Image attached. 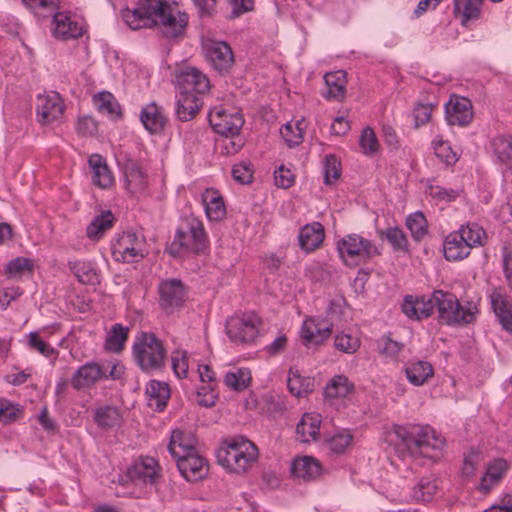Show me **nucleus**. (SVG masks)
<instances>
[{"mask_svg":"<svg viewBox=\"0 0 512 512\" xmlns=\"http://www.w3.org/2000/svg\"><path fill=\"white\" fill-rule=\"evenodd\" d=\"M122 18L132 30L160 25L166 38L182 35L188 24V14L174 15L168 0H139L134 9L122 10Z\"/></svg>","mask_w":512,"mask_h":512,"instance_id":"obj_1","label":"nucleus"},{"mask_svg":"<svg viewBox=\"0 0 512 512\" xmlns=\"http://www.w3.org/2000/svg\"><path fill=\"white\" fill-rule=\"evenodd\" d=\"M392 435L395 436V450L402 457L437 460L445 445V440L428 425H397Z\"/></svg>","mask_w":512,"mask_h":512,"instance_id":"obj_2","label":"nucleus"},{"mask_svg":"<svg viewBox=\"0 0 512 512\" xmlns=\"http://www.w3.org/2000/svg\"><path fill=\"white\" fill-rule=\"evenodd\" d=\"M216 456L222 467L236 474H243L258 460L259 452L249 439L234 436L222 442Z\"/></svg>","mask_w":512,"mask_h":512,"instance_id":"obj_3","label":"nucleus"},{"mask_svg":"<svg viewBox=\"0 0 512 512\" xmlns=\"http://www.w3.org/2000/svg\"><path fill=\"white\" fill-rule=\"evenodd\" d=\"M210 242L202 221L188 217L176 230L168 253L173 257H184L189 254L204 255L209 251Z\"/></svg>","mask_w":512,"mask_h":512,"instance_id":"obj_4","label":"nucleus"},{"mask_svg":"<svg viewBox=\"0 0 512 512\" xmlns=\"http://www.w3.org/2000/svg\"><path fill=\"white\" fill-rule=\"evenodd\" d=\"M135 363L145 373L161 371L165 368L167 351L164 343L154 333L141 331L132 346Z\"/></svg>","mask_w":512,"mask_h":512,"instance_id":"obj_5","label":"nucleus"},{"mask_svg":"<svg viewBox=\"0 0 512 512\" xmlns=\"http://www.w3.org/2000/svg\"><path fill=\"white\" fill-rule=\"evenodd\" d=\"M433 307L437 308L438 318L442 324L456 325L469 324L475 318V307H463L458 298L442 290H435L432 293Z\"/></svg>","mask_w":512,"mask_h":512,"instance_id":"obj_6","label":"nucleus"},{"mask_svg":"<svg viewBox=\"0 0 512 512\" xmlns=\"http://www.w3.org/2000/svg\"><path fill=\"white\" fill-rule=\"evenodd\" d=\"M340 258L346 266L356 267L365 264L368 260L380 255L377 246L363 236L351 233L345 235L337 242Z\"/></svg>","mask_w":512,"mask_h":512,"instance_id":"obj_7","label":"nucleus"},{"mask_svg":"<svg viewBox=\"0 0 512 512\" xmlns=\"http://www.w3.org/2000/svg\"><path fill=\"white\" fill-rule=\"evenodd\" d=\"M258 322L254 314L232 316L226 322V334L236 344H250L258 336Z\"/></svg>","mask_w":512,"mask_h":512,"instance_id":"obj_8","label":"nucleus"},{"mask_svg":"<svg viewBox=\"0 0 512 512\" xmlns=\"http://www.w3.org/2000/svg\"><path fill=\"white\" fill-rule=\"evenodd\" d=\"M158 477L159 466L157 461L151 457H144L135 461L126 473L120 476L119 483L122 485L129 482L134 485H153Z\"/></svg>","mask_w":512,"mask_h":512,"instance_id":"obj_9","label":"nucleus"},{"mask_svg":"<svg viewBox=\"0 0 512 512\" xmlns=\"http://www.w3.org/2000/svg\"><path fill=\"white\" fill-rule=\"evenodd\" d=\"M113 259L122 263H135L144 258L142 242L133 232L119 235L111 246Z\"/></svg>","mask_w":512,"mask_h":512,"instance_id":"obj_10","label":"nucleus"},{"mask_svg":"<svg viewBox=\"0 0 512 512\" xmlns=\"http://www.w3.org/2000/svg\"><path fill=\"white\" fill-rule=\"evenodd\" d=\"M159 306L167 314L183 306L187 299L185 285L179 279L162 280L158 286Z\"/></svg>","mask_w":512,"mask_h":512,"instance_id":"obj_11","label":"nucleus"},{"mask_svg":"<svg viewBox=\"0 0 512 512\" xmlns=\"http://www.w3.org/2000/svg\"><path fill=\"white\" fill-rule=\"evenodd\" d=\"M208 120L213 130L225 137L238 136L244 124V119L239 112L228 113L223 108L211 110Z\"/></svg>","mask_w":512,"mask_h":512,"instance_id":"obj_12","label":"nucleus"},{"mask_svg":"<svg viewBox=\"0 0 512 512\" xmlns=\"http://www.w3.org/2000/svg\"><path fill=\"white\" fill-rule=\"evenodd\" d=\"M207 61L219 74H227L234 64L231 47L224 41H207L204 44Z\"/></svg>","mask_w":512,"mask_h":512,"instance_id":"obj_13","label":"nucleus"},{"mask_svg":"<svg viewBox=\"0 0 512 512\" xmlns=\"http://www.w3.org/2000/svg\"><path fill=\"white\" fill-rule=\"evenodd\" d=\"M179 92L202 96L209 92L210 81L208 77L196 68H187L177 77Z\"/></svg>","mask_w":512,"mask_h":512,"instance_id":"obj_14","label":"nucleus"},{"mask_svg":"<svg viewBox=\"0 0 512 512\" xmlns=\"http://www.w3.org/2000/svg\"><path fill=\"white\" fill-rule=\"evenodd\" d=\"M510 465L504 458H495L486 464L485 472L475 486L476 490L486 495L498 486L507 474Z\"/></svg>","mask_w":512,"mask_h":512,"instance_id":"obj_15","label":"nucleus"},{"mask_svg":"<svg viewBox=\"0 0 512 512\" xmlns=\"http://www.w3.org/2000/svg\"><path fill=\"white\" fill-rule=\"evenodd\" d=\"M449 125L466 126L473 119L472 102L466 97L452 95L445 105Z\"/></svg>","mask_w":512,"mask_h":512,"instance_id":"obj_16","label":"nucleus"},{"mask_svg":"<svg viewBox=\"0 0 512 512\" xmlns=\"http://www.w3.org/2000/svg\"><path fill=\"white\" fill-rule=\"evenodd\" d=\"M64 103L57 92L38 95L36 103V111L39 122L49 124L59 119L64 112Z\"/></svg>","mask_w":512,"mask_h":512,"instance_id":"obj_17","label":"nucleus"},{"mask_svg":"<svg viewBox=\"0 0 512 512\" xmlns=\"http://www.w3.org/2000/svg\"><path fill=\"white\" fill-rule=\"evenodd\" d=\"M181 475L188 481L195 482L203 479L208 472V464L205 458L197 451L175 460Z\"/></svg>","mask_w":512,"mask_h":512,"instance_id":"obj_18","label":"nucleus"},{"mask_svg":"<svg viewBox=\"0 0 512 512\" xmlns=\"http://www.w3.org/2000/svg\"><path fill=\"white\" fill-rule=\"evenodd\" d=\"M140 120L145 129L151 134L162 133L168 123L164 108L155 102H151L142 108Z\"/></svg>","mask_w":512,"mask_h":512,"instance_id":"obj_19","label":"nucleus"},{"mask_svg":"<svg viewBox=\"0 0 512 512\" xmlns=\"http://www.w3.org/2000/svg\"><path fill=\"white\" fill-rule=\"evenodd\" d=\"M434 310L432 296L413 297L406 295L402 303V312L411 320H422L432 315Z\"/></svg>","mask_w":512,"mask_h":512,"instance_id":"obj_20","label":"nucleus"},{"mask_svg":"<svg viewBox=\"0 0 512 512\" xmlns=\"http://www.w3.org/2000/svg\"><path fill=\"white\" fill-rule=\"evenodd\" d=\"M332 334V328L325 321L307 319L304 321L301 329V338L303 343L308 345H319L323 343Z\"/></svg>","mask_w":512,"mask_h":512,"instance_id":"obj_21","label":"nucleus"},{"mask_svg":"<svg viewBox=\"0 0 512 512\" xmlns=\"http://www.w3.org/2000/svg\"><path fill=\"white\" fill-rule=\"evenodd\" d=\"M103 375L102 367L92 361L80 366L72 375L70 383L75 390H81L93 386Z\"/></svg>","mask_w":512,"mask_h":512,"instance_id":"obj_22","label":"nucleus"},{"mask_svg":"<svg viewBox=\"0 0 512 512\" xmlns=\"http://www.w3.org/2000/svg\"><path fill=\"white\" fill-rule=\"evenodd\" d=\"M195 444L196 439L190 432L174 430L171 434L168 450L174 460H177L197 451Z\"/></svg>","mask_w":512,"mask_h":512,"instance_id":"obj_23","label":"nucleus"},{"mask_svg":"<svg viewBox=\"0 0 512 512\" xmlns=\"http://www.w3.org/2000/svg\"><path fill=\"white\" fill-rule=\"evenodd\" d=\"M203 105L201 97L192 94L179 92L175 103V113L179 121L188 122L192 120Z\"/></svg>","mask_w":512,"mask_h":512,"instance_id":"obj_24","label":"nucleus"},{"mask_svg":"<svg viewBox=\"0 0 512 512\" xmlns=\"http://www.w3.org/2000/svg\"><path fill=\"white\" fill-rule=\"evenodd\" d=\"M322 472L320 462L312 456L296 458L292 462L291 473L305 482L317 479Z\"/></svg>","mask_w":512,"mask_h":512,"instance_id":"obj_25","label":"nucleus"},{"mask_svg":"<svg viewBox=\"0 0 512 512\" xmlns=\"http://www.w3.org/2000/svg\"><path fill=\"white\" fill-rule=\"evenodd\" d=\"M492 308L504 330L512 333V303L502 293L494 289L490 295Z\"/></svg>","mask_w":512,"mask_h":512,"instance_id":"obj_26","label":"nucleus"},{"mask_svg":"<svg viewBox=\"0 0 512 512\" xmlns=\"http://www.w3.org/2000/svg\"><path fill=\"white\" fill-rule=\"evenodd\" d=\"M325 237L324 227L319 222L307 224L300 229L299 245L302 250L312 252L320 247Z\"/></svg>","mask_w":512,"mask_h":512,"instance_id":"obj_27","label":"nucleus"},{"mask_svg":"<svg viewBox=\"0 0 512 512\" xmlns=\"http://www.w3.org/2000/svg\"><path fill=\"white\" fill-rule=\"evenodd\" d=\"M54 29L53 34L60 39H76L83 34L82 26L71 19L65 13H56L53 15Z\"/></svg>","mask_w":512,"mask_h":512,"instance_id":"obj_28","label":"nucleus"},{"mask_svg":"<svg viewBox=\"0 0 512 512\" xmlns=\"http://www.w3.org/2000/svg\"><path fill=\"white\" fill-rule=\"evenodd\" d=\"M202 202L206 216L210 221H220L225 217V204L217 190L206 189L202 194Z\"/></svg>","mask_w":512,"mask_h":512,"instance_id":"obj_29","label":"nucleus"},{"mask_svg":"<svg viewBox=\"0 0 512 512\" xmlns=\"http://www.w3.org/2000/svg\"><path fill=\"white\" fill-rule=\"evenodd\" d=\"M346 76L347 74L343 70L325 74L324 80L327 86V91L324 94V97L326 99L336 101H341L344 99L347 84Z\"/></svg>","mask_w":512,"mask_h":512,"instance_id":"obj_30","label":"nucleus"},{"mask_svg":"<svg viewBox=\"0 0 512 512\" xmlns=\"http://www.w3.org/2000/svg\"><path fill=\"white\" fill-rule=\"evenodd\" d=\"M463 240V236L458 235L456 231L446 237L443 243V252L446 260L460 261L470 254V248Z\"/></svg>","mask_w":512,"mask_h":512,"instance_id":"obj_31","label":"nucleus"},{"mask_svg":"<svg viewBox=\"0 0 512 512\" xmlns=\"http://www.w3.org/2000/svg\"><path fill=\"white\" fill-rule=\"evenodd\" d=\"M88 163L92 169V181L94 185L105 189L113 184V175L102 156L94 154L90 156Z\"/></svg>","mask_w":512,"mask_h":512,"instance_id":"obj_32","label":"nucleus"},{"mask_svg":"<svg viewBox=\"0 0 512 512\" xmlns=\"http://www.w3.org/2000/svg\"><path fill=\"white\" fill-rule=\"evenodd\" d=\"M405 374L411 384L421 386L433 376L434 370L429 362L418 360L406 364Z\"/></svg>","mask_w":512,"mask_h":512,"instance_id":"obj_33","label":"nucleus"},{"mask_svg":"<svg viewBox=\"0 0 512 512\" xmlns=\"http://www.w3.org/2000/svg\"><path fill=\"white\" fill-rule=\"evenodd\" d=\"M321 419L319 414L305 413L296 426V433L301 442L308 443L315 440L320 429Z\"/></svg>","mask_w":512,"mask_h":512,"instance_id":"obj_34","label":"nucleus"},{"mask_svg":"<svg viewBox=\"0 0 512 512\" xmlns=\"http://www.w3.org/2000/svg\"><path fill=\"white\" fill-rule=\"evenodd\" d=\"M124 176L125 188L131 194L140 193L145 190L147 176L136 163L130 162L125 166Z\"/></svg>","mask_w":512,"mask_h":512,"instance_id":"obj_35","label":"nucleus"},{"mask_svg":"<svg viewBox=\"0 0 512 512\" xmlns=\"http://www.w3.org/2000/svg\"><path fill=\"white\" fill-rule=\"evenodd\" d=\"M149 397V405L155 406L156 410L162 411L170 398V388L165 382L151 380L146 388Z\"/></svg>","mask_w":512,"mask_h":512,"instance_id":"obj_36","label":"nucleus"},{"mask_svg":"<svg viewBox=\"0 0 512 512\" xmlns=\"http://www.w3.org/2000/svg\"><path fill=\"white\" fill-rule=\"evenodd\" d=\"M482 3L483 0H453L454 14L461 17V24L465 26L480 17Z\"/></svg>","mask_w":512,"mask_h":512,"instance_id":"obj_37","label":"nucleus"},{"mask_svg":"<svg viewBox=\"0 0 512 512\" xmlns=\"http://www.w3.org/2000/svg\"><path fill=\"white\" fill-rule=\"evenodd\" d=\"M353 389V383L346 376L336 375L327 383L324 395L329 399L346 398L352 393Z\"/></svg>","mask_w":512,"mask_h":512,"instance_id":"obj_38","label":"nucleus"},{"mask_svg":"<svg viewBox=\"0 0 512 512\" xmlns=\"http://www.w3.org/2000/svg\"><path fill=\"white\" fill-rule=\"evenodd\" d=\"M129 328L122 324L116 323L112 325L110 331L107 333L105 341V349L113 353L121 352L125 343L128 340Z\"/></svg>","mask_w":512,"mask_h":512,"instance_id":"obj_39","label":"nucleus"},{"mask_svg":"<svg viewBox=\"0 0 512 512\" xmlns=\"http://www.w3.org/2000/svg\"><path fill=\"white\" fill-rule=\"evenodd\" d=\"M491 146L498 161L512 171V137L497 136Z\"/></svg>","mask_w":512,"mask_h":512,"instance_id":"obj_40","label":"nucleus"},{"mask_svg":"<svg viewBox=\"0 0 512 512\" xmlns=\"http://www.w3.org/2000/svg\"><path fill=\"white\" fill-rule=\"evenodd\" d=\"M114 216L110 211H106L96 216L86 228V235L91 240L100 239L103 234L112 228Z\"/></svg>","mask_w":512,"mask_h":512,"instance_id":"obj_41","label":"nucleus"},{"mask_svg":"<svg viewBox=\"0 0 512 512\" xmlns=\"http://www.w3.org/2000/svg\"><path fill=\"white\" fill-rule=\"evenodd\" d=\"M94 421L101 428H113L120 424L121 413L119 409L114 406L107 405L99 407L94 412Z\"/></svg>","mask_w":512,"mask_h":512,"instance_id":"obj_42","label":"nucleus"},{"mask_svg":"<svg viewBox=\"0 0 512 512\" xmlns=\"http://www.w3.org/2000/svg\"><path fill=\"white\" fill-rule=\"evenodd\" d=\"M287 386L292 395L301 397L313 391L314 380L310 377L301 376L298 371L290 370Z\"/></svg>","mask_w":512,"mask_h":512,"instance_id":"obj_43","label":"nucleus"},{"mask_svg":"<svg viewBox=\"0 0 512 512\" xmlns=\"http://www.w3.org/2000/svg\"><path fill=\"white\" fill-rule=\"evenodd\" d=\"M69 268L82 284L94 285L99 283V275L89 262H69Z\"/></svg>","mask_w":512,"mask_h":512,"instance_id":"obj_44","label":"nucleus"},{"mask_svg":"<svg viewBox=\"0 0 512 512\" xmlns=\"http://www.w3.org/2000/svg\"><path fill=\"white\" fill-rule=\"evenodd\" d=\"M437 488L434 478L422 477L412 489V498L416 501L430 502L436 494Z\"/></svg>","mask_w":512,"mask_h":512,"instance_id":"obj_45","label":"nucleus"},{"mask_svg":"<svg viewBox=\"0 0 512 512\" xmlns=\"http://www.w3.org/2000/svg\"><path fill=\"white\" fill-rule=\"evenodd\" d=\"M251 382V373L248 369H238L235 372H227L224 377V383L227 387L235 391L246 389Z\"/></svg>","mask_w":512,"mask_h":512,"instance_id":"obj_46","label":"nucleus"},{"mask_svg":"<svg viewBox=\"0 0 512 512\" xmlns=\"http://www.w3.org/2000/svg\"><path fill=\"white\" fill-rule=\"evenodd\" d=\"M456 232L458 235L463 236V242H465L470 249L483 245V239L486 235L485 231L477 224L462 225L459 231Z\"/></svg>","mask_w":512,"mask_h":512,"instance_id":"obj_47","label":"nucleus"},{"mask_svg":"<svg viewBox=\"0 0 512 512\" xmlns=\"http://www.w3.org/2000/svg\"><path fill=\"white\" fill-rule=\"evenodd\" d=\"M95 107L102 113L119 115L120 106L110 92H100L93 97Z\"/></svg>","mask_w":512,"mask_h":512,"instance_id":"obj_48","label":"nucleus"},{"mask_svg":"<svg viewBox=\"0 0 512 512\" xmlns=\"http://www.w3.org/2000/svg\"><path fill=\"white\" fill-rule=\"evenodd\" d=\"M479 463L480 453L478 451L471 449L468 453H465L461 467L462 478L466 481L473 478L475 476Z\"/></svg>","mask_w":512,"mask_h":512,"instance_id":"obj_49","label":"nucleus"},{"mask_svg":"<svg viewBox=\"0 0 512 512\" xmlns=\"http://www.w3.org/2000/svg\"><path fill=\"white\" fill-rule=\"evenodd\" d=\"M34 263L31 259L25 257H16L10 260L6 267L5 273L11 277L21 276L25 272H32Z\"/></svg>","mask_w":512,"mask_h":512,"instance_id":"obj_50","label":"nucleus"},{"mask_svg":"<svg viewBox=\"0 0 512 512\" xmlns=\"http://www.w3.org/2000/svg\"><path fill=\"white\" fill-rule=\"evenodd\" d=\"M414 239L419 240L427 233V221L422 212L411 214L406 221Z\"/></svg>","mask_w":512,"mask_h":512,"instance_id":"obj_51","label":"nucleus"},{"mask_svg":"<svg viewBox=\"0 0 512 512\" xmlns=\"http://www.w3.org/2000/svg\"><path fill=\"white\" fill-rule=\"evenodd\" d=\"M28 345L30 349L39 352L44 357H54V359H56L58 356V351L47 342L42 340L37 332L29 333Z\"/></svg>","mask_w":512,"mask_h":512,"instance_id":"obj_52","label":"nucleus"},{"mask_svg":"<svg viewBox=\"0 0 512 512\" xmlns=\"http://www.w3.org/2000/svg\"><path fill=\"white\" fill-rule=\"evenodd\" d=\"M341 175V164L334 154H328L324 158V181L331 184Z\"/></svg>","mask_w":512,"mask_h":512,"instance_id":"obj_53","label":"nucleus"},{"mask_svg":"<svg viewBox=\"0 0 512 512\" xmlns=\"http://www.w3.org/2000/svg\"><path fill=\"white\" fill-rule=\"evenodd\" d=\"M380 237L385 238L394 250H405L408 244L404 232L398 227L388 228L385 232L381 231Z\"/></svg>","mask_w":512,"mask_h":512,"instance_id":"obj_54","label":"nucleus"},{"mask_svg":"<svg viewBox=\"0 0 512 512\" xmlns=\"http://www.w3.org/2000/svg\"><path fill=\"white\" fill-rule=\"evenodd\" d=\"M435 155L447 165H452L458 160L456 152L453 151L450 144L441 139L433 141Z\"/></svg>","mask_w":512,"mask_h":512,"instance_id":"obj_55","label":"nucleus"},{"mask_svg":"<svg viewBox=\"0 0 512 512\" xmlns=\"http://www.w3.org/2000/svg\"><path fill=\"white\" fill-rule=\"evenodd\" d=\"M218 394L215 391V384L201 385L197 388L195 401L203 407L215 405Z\"/></svg>","mask_w":512,"mask_h":512,"instance_id":"obj_56","label":"nucleus"},{"mask_svg":"<svg viewBox=\"0 0 512 512\" xmlns=\"http://www.w3.org/2000/svg\"><path fill=\"white\" fill-rule=\"evenodd\" d=\"M360 147L364 154H375L379 149V143L374 131L370 127L363 129L359 140Z\"/></svg>","mask_w":512,"mask_h":512,"instance_id":"obj_57","label":"nucleus"},{"mask_svg":"<svg viewBox=\"0 0 512 512\" xmlns=\"http://www.w3.org/2000/svg\"><path fill=\"white\" fill-rule=\"evenodd\" d=\"M359 346L358 338L350 334L341 333L335 337V347L342 352L352 354L356 352Z\"/></svg>","mask_w":512,"mask_h":512,"instance_id":"obj_58","label":"nucleus"},{"mask_svg":"<svg viewBox=\"0 0 512 512\" xmlns=\"http://www.w3.org/2000/svg\"><path fill=\"white\" fill-rule=\"evenodd\" d=\"M352 438L349 432H340L329 438L327 443L331 451L341 454L350 445Z\"/></svg>","mask_w":512,"mask_h":512,"instance_id":"obj_59","label":"nucleus"},{"mask_svg":"<svg viewBox=\"0 0 512 512\" xmlns=\"http://www.w3.org/2000/svg\"><path fill=\"white\" fill-rule=\"evenodd\" d=\"M172 369L178 378H185L188 373V359L186 351H175L172 354Z\"/></svg>","mask_w":512,"mask_h":512,"instance_id":"obj_60","label":"nucleus"},{"mask_svg":"<svg viewBox=\"0 0 512 512\" xmlns=\"http://www.w3.org/2000/svg\"><path fill=\"white\" fill-rule=\"evenodd\" d=\"M281 134L284 140L290 147L298 145L303 138V131L299 127V123L295 125V129L292 123H287L282 129Z\"/></svg>","mask_w":512,"mask_h":512,"instance_id":"obj_61","label":"nucleus"},{"mask_svg":"<svg viewBox=\"0 0 512 512\" xmlns=\"http://www.w3.org/2000/svg\"><path fill=\"white\" fill-rule=\"evenodd\" d=\"M232 176L240 184H248L252 181L253 170L251 165L246 162L235 164L232 168Z\"/></svg>","mask_w":512,"mask_h":512,"instance_id":"obj_62","label":"nucleus"},{"mask_svg":"<svg viewBox=\"0 0 512 512\" xmlns=\"http://www.w3.org/2000/svg\"><path fill=\"white\" fill-rule=\"evenodd\" d=\"M275 184L283 189H288L294 184V174L284 165L278 167L274 172Z\"/></svg>","mask_w":512,"mask_h":512,"instance_id":"obj_63","label":"nucleus"},{"mask_svg":"<svg viewBox=\"0 0 512 512\" xmlns=\"http://www.w3.org/2000/svg\"><path fill=\"white\" fill-rule=\"evenodd\" d=\"M98 130L96 121L90 116H82L78 118L76 131L82 136H93Z\"/></svg>","mask_w":512,"mask_h":512,"instance_id":"obj_64","label":"nucleus"}]
</instances>
